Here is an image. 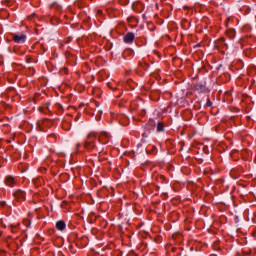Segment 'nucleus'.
I'll return each instance as SVG.
<instances>
[{"instance_id":"1","label":"nucleus","mask_w":256,"mask_h":256,"mask_svg":"<svg viewBox=\"0 0 256 256\" xmlns=\"http://www.w3.org/2000/svg\"><path fill=\"white\" fill-rule=\"evenodd\" d=\"M155 131V122L151 120L144 129L142 134L141 143H149L151 141V133Z\"/></svg>"},{"instance_id":"2","label":"nucleus","mask_w":256,"mask_h":256,"mask_svg":"<svg viewBox=\"0 0 256 256\" xmlns=\"http://www.w3.org/2000/svg\"><path fill=\"white\" fill-rule=\"evenodd\" d=\"M95 139H97L96 132H90L87 135L86 142L84 143V149L91 151V149H95Z\"/></svg>"},{"instance_id":"3","label":"nucleus","mask_w":256,"mask_h":256,"mask_svg":"<svg viewBox=\"0 0 256 256\" xmlns=\"http://www.w3.org/2000/svg\"><path fill=\"white\" fill-rule=\"evenodd\" d=\"M194 89H195V91H197V93H199V95H201L203 93H211V89H209V87H207V81H205V80L197 82L194 85Z\"/></svg>"},{"instance_id":"4","label":"nucleus","mask_w":256,"mask_h":256,"mask_svg":"<svg viewBox=\"0 0 256 256\" xmlns=\"http://www.w3.org/2000/svg\"><path fill=\"white\" fill-rule=\"evenodd\" d=\"M14 43H25L27 41V35L25 34H12Z\"/></svg>"},{"instance_id":"5","label":"nucleus","mask_w":256,"mask_h":256,"mask_svg":"<svg viewBox=\"0 0 256 256\" xmlns=\"http://www.w3.org/2000/svg\"><path fill=\"white\" fill-rule=\"evenodd\" d=\"M98 141L101 143V145H107L109 142V134H107L105 131L100 132Z\"/></svg>"},{"instance_id":"6","label":"nucleus","mask_w":256,"mask_h":256,"mask_svg":"<svg viewBox=\"0 0 256 256\" xmlns=\"http://www.w3.org/2000/svg\"><path fill=\"white\" fill-rule=\"evenodd\" d=\"M124 43H127L128 45H131L133 41H135V34L133 32H128L123 37Z\"/></svg>"},{"instance_id":"7","label":"nucleus","mask_w":256,"mask_h":256,"mask_svg":"<svg viewBox=\"0 0 256 256\" xmlns=\"http://www.w3.org/2000/svg\"><path fill=\"white\" fill-rule=\"evenodd\" d=\"M13 195L16 201H25V192L23 190H16Z\"/></svg>"},{"instance_id":"8","label":"nucleus","mask_w":256,"mask_h":256,"mask_svg":"<svg viewBox=\"0 0 256 256\" xmlns=\"http://www.w3.org/2000/svg\"><path fill=\"white\" fill-rule=\"evenodd\" d=\"M17 183V180H15L13 178V176H7L5 178V184L8 186V187H13V185H15Z\"/></svg>"},{"instance_id":"9","label":"nucleus","mask_w":256,"mask_h":256,"mask_svg":"<svg viewBox=\"0 0 256 256\" xmlns=\"http://www.w3.org/2000/svg\"><path fill=\"white\" fill-rule=\"evenodd\" d=\"M67 227V224L65 223V221L63 220H59L57 223H56V229L58 231H65V228Z\"/></svg>"},{"instance_id":"10","label":"nucleus","mask_w":256,"mask_h":256,"mask_svg":"<svg viewBox=\"0 0 256 256\" xmlns=\"http://www.w3.org/2000/svg\"><path fill=\"white\" fill-rule=\"evenodd\" d=\"M227 35L228 37H230V39H235V35H236L235 30L234 29L228 30Z\"/></svg>"},{"instance_id":"11","label":"nucleus","mask_w":256,"mask_h":256,"mask_svg":"<svg viewBox=\"0 0 256 256\" xmlns=\"http://www.w3.org/2000/svg\"><path fill=\"white\" fill-rule=\"evenodd\" d=\"M157 131H158V133H161L162 131H165V126L163 125V123L159 122L157 124Z\"/></svg>"},{"instance_id":"12","label":"nucleus","mask_w":256,"mask_h":256,"mask_svg":"<svg viewBox=\"0 0 256 256\" xmlns=\"http://www.w3.org/2000/svg\"><path fill=\"white\" fill-rule=\"evenodd\" d=\"M139 67H142V69H149V64L139 62Z\"/></svg>"},{"instance_id":"13","label":"nucleus","mask_w":256,"mask_h":256,"mask_svg":"<svg viewBox=\"0 0 256 256\" xmlns=\"http://www.w3.org/2000/svg\"><path fill=\"white\" fill-rule=\"evenodd\" d=\"M212 106H213V102L211 101V99L207 98L206 107H212Z\"/></svg>"},{"instance_id":"14","label":"nucleus","mask_w":256,"mask_h":256,"mask_svg":"<svg viewBox=\"0 0 256 256\" xmlns=\"http://www.w3.org/2000/svg\"><path fill=\"white\" fill-rule=\"evenodd\" d=\"M99 75H101V76L103 77V79H105V77H107V74H104L103 71H100V72L98 73V76H99Z\"/></svg>"},{"instance_id":"15","label":"nucleus","mask_w":256,"mask_h":256,"mask_svg":"<svg viewBox=\"0 0 256 256\" xmlns=\"http://www.w3.org/2000/svg\"><path fill=\"white\" fill-rule=\"evenodd\" d=\"M97 15H103V12L101 10H97Z\"/></svg>"},{"instance_id":"16","label":"nucleus","mask_w":256,"mask_h":256,"mask_svg":"<svg viewBox=\"0 0 256 256\" xmlns=\"http://www.w3.org/2000/svg\"><path fill=\"white\" fill-rule=\"evenodd\" d=\"M76 147H81V143H78V144L76 145Z\"/></svg>"},{"instance_id":"17","label":"nucleus","mask_w":256,"mask_h":256,"mask_svg":"<svg viewBox=\"0 0 256 256\" xmlns=\"http://www.w3.org/2000/svg\"><path fill=\"white\" fill-rule=\"evenodd\" d=\"M197 47H199V44L195 45V46H194V49H197Z\"/></svg>"},{"instance_id":"18","label":"nucleus","mask_w":256,"mask_h":256,"mask_svg":"<svg viewBox=\"0 0 256 256\" xmlns=\"http://www.w3.org/2000/svg\"><path fill=\"white\" fill-rule=\"evenodd\" d=\"M98 181H99L100 185H103V181H101V180H98Z\"/></svg>"},{"instance_id":"19","label":"nucleus","mask_w":256,"mask_h":256,"mask_svg":"<svg viewBox=\"0 0 256 256\" xmlns=\"http://www.w3.org/2000/svg\"><path fill=\"white\" fill-rule=\"evenodd\" d=\"M220 41L224 42V41H225V38H221Z\"/></svg>"},{"instance_id":"20","label":"nucleus","mask_w":256,"mask_h":256,"mask_svg":"<svg viewBox=\"0 0 256 256\" xmlns=\"http://www.w3.org/2000/svg\"><path fill=\"white\" fill-rule=\"evenodd\" d=\"M99 157H101V156H98V161H101V158H99Z\"/></svg>"},{"instance_id":"21","label":"nucleus","mask_w":256,"mask_h":256,"mask_svg":"<svg viewBox=\"0 0 256 256\" xmlns=\"http://www.w3.org/2000/svg\"><path fill=\"white\" fill-rule=\"evenodd\" d=\"M99 113H103V110H99Z\"/></svg>"},{"instance_id":"22","label":"nucleus","mask_w":256,"mask_h":256,"mask_svg":"<svg viewBox=\"0 0 256 256\" xmlns=\"http://www.w3.org/2000/svg\"><path fill=\"white\" fill-rule=\"evenodd\" d=\"M101 118L98 116V121L100 120Z\"/></svg>"},{"instance_id":"23","label":"nucleus","mask_w":256,"mask_h":256,"mask_svg":"<svg viewBox=\"0 0 256 256\" xmlns=\"http://www.w3.org/2000/svg\"><path fill=\"white\" fill-rule=\"evenodd\" d=\"M97 98L99 99V94H98Z\"/></svg>"},{"instance_id":"24","label":"nucleus","mask_w":256,"mask_h":256,"mask_svg":"<svg viewBox=\"0 0 256 256\" xmlns=\"http://www.w3.org/2000/svg\"><path fill=\"white\" fill-rule=\"evenodd\" d=\"M97 107H99V103L97 104Z\"/></svg>"}]
</instances>
